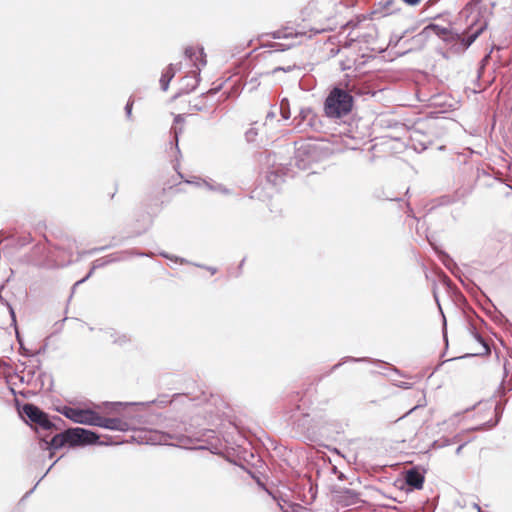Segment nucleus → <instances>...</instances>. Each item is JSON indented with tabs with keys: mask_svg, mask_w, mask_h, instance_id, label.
<instances>
[{
	"mask_svg": "<svg viewBox=\"0 0 512 512\" xmlns=\"http://www.w3.org/2000/svg\"><path fill=\"white\" fill-rule=\"evenodd\" d=\"M365 92L353 81L332 86L324 100V114L330 119H341L349 115L354 107L353 94L362 95Z\"/></svg>",
	"mask_w": 512,
	"mask_h": 512,
	"instance_id": "1",
	"label": "nucleus"
},
{
	"mask_svg": "<svg viewBox=\"0 0 512 512\" xmlns=\"http://www.w3.org/2000/svg\"><path fill=\"white\" fill-rule=\"evenodd\" d=\"M110 444V442L100 441L99 434L90 429L72 427L55 434L50 441L42 440L41 449L49 450V457L52 458L54 456V451L61 449L64 446L75 448L86 447L90 445Z\"/></svg>",
	"mask_w": 512,
	"mask_h": 512,
	"instance_id": "2",
	"label": "nucleus"
},
{
	"mask_svg": "<svg viewBox=\"0 0 512 512\" xmlns=\"http://www.w3.org/2000/svg\"><path fill=\"white\" fill-rule=\"evenodd\" d=\"M22 417L39 434L40 442L46 440L40 436V431H52L60 429L58 423H63L61 417L55 415L52 418L38 406L27 403L22 408Z\"/></svg>",
	"mask_w": 512,
	"mask_h": 512,
	"instance_id": "3",
	"label": "nucleus"
},
{
	"mask_svg": "<svg viewBox=\"0 0 512 512\" xmlns=\"http://www.w3.org/2000/svg\"><path fill=\"white\" fill-rule=\"evenodd\" d=\"M487 25L488 23L486 20L482 23H478L477 19L473 20L465 30V35L459 33V38H455L453 42H447L448 44H451L450 49L452 52L457 54L464 53L483 33L487 28Z\"/></svg>",
	"mask_w": 512,
	"mask_h": 512,
	"instance_id": "4",
	"label": "nucleus"
},
{
	"mask_svg": "<svg viewBox=\"0 0 512 512\" xmlns=\"http://www.w3.org/2000/svg\"><path fill=\"white\" fill-rule=\"evenodd\" d=\"M182 399L187 400L189 402H192L194 406H201L204 405V418L203 422H201L198 418L195 419L196 426H201L204 423L210 424L214 422V419L218 417V413H216L213 409V406H215L216 402L219 400L218 397H215L213 395H207L205 392H202L199 396L191 397L188 394H175V399Z\"/></svg>",
	"mask_w": 512,
	"mask_h": 512,
	"instance_id": "5",
	"label": "nucleus"
},
{
	"mask_svg": "<svg viewBox=\"0 0 512 512\" xmlns=\"http://www.w3.org/2000/svg\"><path fill=\"white\" fill-rule=\"evenodd\" d=\"M58 411L74 423L89 426H95L98 413L90 408H79L71 406H63Z\"/></svg>",
	"mask_w": 512,
	"mask_h": 512,
	"instance_id": "6",
	"label": "nucleus"
},
{
	"mask_svg": "<svg viewBox=\"0 0 512 512\" xmlns=\"http://www.w3.org/2000/svg\"><path fill=\"white\" fill-rule=\"evenodd\" d=\"M331 493L333 499L342 506H353L361 502L360 493L353 489L334 486Z\"/></svg>",
	"mask_w": 512,
	"mask_h": 512,
	"instance_id": "7",
	"label": "nucleus"
},
{
	"mask_svg": "<svg viewBox=\"0 0 512 512\" xmlns=\"http://www.w3.org/2000/svg\"><path fill=\"white\" fill-rule=\"evenodd\" d=\"M427 42V31L422 30L411 38L404 39L402 51H400L398 55L403 56L410 52L420 51L426 46Z\"/></svg>",
	"mask_w": 512,
	"mask_h": 512,
	"instance_id": "8",
	"label": "nucleus"
},
{
	"mask_svg": "<svg viewBox=\"0 0 512 512\" xmlns=\"http://www.w3.org/2000/svg\"><path fill=\"white\" fill-rule=\"evenodd\" d=\"M96 427L105 428L112 431H127L129 430V424L121 418L114 417L108 418L101 416L97 413V419L95 423Z\"/></svg>",
	"mask_w": 512,
	"mask_h": 512,
	"instance_id": "9",
	"label": "nucleus"
},
{
	"mask_svg": "<svg viewBox=\"0 0 512 512\" xmlns=\"http://www.w3.org/2000/svg\"><path fill=\"white\" fill-rule=\"evenodd\" d=\"M405 484L411 489H422L424 484V472L417 466H413L404 473Z\"/></svg>",
	"mask_w": 512,
	"mask_h": 512,
	"instance_id": "10",
	"label": "nucleus"
},
{
	"mask_svg": "<svg viewBox=\"0 0 512 512\" xmlns=\"http://www.w3.org/2000/svg\"><path fill=\"white\" fill-rule=\"evenodd\" d=\"M423 31H427L428 39L430 38L431 32H434L445 42H453L455 38H459V32L450 30L446 27H442L438 24L430 23Z\"/></svg>",
	"mask_w": 512,
	"mask_h": 512,
	"instance_id": "11",
	"label": "nucleus"
},
{
	"mask_svg": "<svg viewBox=\"0 0 512 512\" xmlns=\"http://www.w3.org/2000/svg\"><path fill=\"white\" fill-rule=\"evenodd\" d=\"M191 428H192V425H190V428L186 427L185 424L178 425L176 431L161 433L159 435L158 441L160 443H162V442L165 443L169 439H176L178 441H183L185 438H188V437L194 435Z\"/></svg>",
	"mask_w": 512,
	"mask_h": 512,
	"instance_id": "12",
	"label": "nucleus"
},
{
	"mask_svg": "<svg viewBox=\"0 0 512 512\" xmlns=\"http://www.w3.org/2000/svg\"><path fill=\"white\" fill-rule=\"evenodd\" d=\"M316 119L317 116L313 112L312 108L304 107L301 108L298 115L294 117L293 123L296 127H301L303 124H306L307 126L314 128Z\"/></svg>",
	"mask_w": 512,
	"mask_h": 512,
	"instance_id": "13",
	"label": "nucleus"
},
{
	"mask_svg": "<svg viewBox=\"0 0 512 512\" xmlns=\"http://www.w3.org/2000/svg\"><path fill=\"white\" fill-rule=\"evenodd\" d=\"M199 71L200 68H198V71H193L191 75H186L182 78L180 92L177 93L174 98H177L182 94H188L196 89L200 81Z\"/></svg>",
	"mask_w": 512,
	"mask_h": 512,
	"instance_id": "14",
	"label": "nucleus"
},
{
	"mask_svg": "<svg viewBox=\"0 0 512 512\" xmlns=\"http://www.w3.org/2000/svg\"><path fill=\"white\" fill-rule=\"evenodd\" d=\"M151 255H152L151 253L138 252L136 250H125V251L109 254L106 257H104V259L108 265L110 263L124 261L131 256L151 257Z\"/></svg>",
	"mask_w": 512,
	"mask_h": 512,
	"instance_id": "15",
	"label": "nucleus"
},
{
	"mask_svg": "<svg viewBox=\"0 0 512 512\" xmlns=\"http://www.w3.org/2000/svg\"><path fill=\"white\" fill-rule=\"evenodd\" d=\"M205 189L209 192L216 193L222 196H232L234 194V190L228 188L223 183L217 182L213 178L207 177V183Z\"/></svg>",
	"mask_w": 512,
	"mask_h": 512,
	"instance_id": "16",
	"label": "nucleus"
},
{
	"mask_svg": "<svg viewBox=\"0 0 512 512\" xmlns=\"http://www.w3.org/2000/svg\"><path fill=\"white\" fill-rule=\"evenodd\" d=\"M181 69V63L169 64L167 68L162 72L160 77V87L163 91H167L171 80L174 78L176 71Z\"/></svg>",
	"mask_w": 512,
	"mask_h": 512,
	"instance_id": "17",
	"label": "nucleus"
},
{
	"mask_svg": "<svg viewBox=\"0 0 512 512\" xmlns=\"http://www.w3.org/2000/svg\"><path fill=\"white\" fill-rule=\"evenodd\" d=\"M184 54H185L186 58H188L189 60L194 62L195 66L198 67V64H197L198 60L200 61V64L202 66L206 65V59H205L206 55L204 53V49L203 48H200V50H199V54H200L199 57L197 56L195 48L191 47V46L185 48Z\"/></svg>",
	"mask_w": 512,
	"mask_h": 512,
	"instance_id": "18",
	"label": "nucleus"
},
{
	"mask_svg": "<svg viewBox=\"0 0 512 512\" xmlns=\"http://www.w3.org/2000/svg\"><path fill=\"white\" fill-rule=\"evenodd\" d=\"M377 36V29L374 25H371L368 32L359 33L351 41L363 42L366 44H371L375 42Z\"/></svg>",
	"mask_w": 512,
	"mask_h": 512,
	"instance_id": "19",
	"label": "nucleus"
},
{
	"mask_svg": "<svg viewBox=\"0 0 512 512\" xmlns=\"http://www.w3.org/2000/svg\"><path fill=\"white\" fill-rule=\"evenodd\" d=\"M107 265V262L105 261L104 258H99V259H96L93 263H92V266L89 270V272L87 273V275L80 279L79 281L75 282L73 287H72V292H74V290L76 289L77 286L83 284L84 282H86L94 273V271L98 268H102L104 266Z\"/></svg>",
	"mask_w": 512,
	"mask_h": 512,
	"instance_id": "20",
	"label": "nucleus"
},
{
	"mask_svg": "<svg viewBox=\"0 0 512 512\" xmlns=\"http://www.w3.org/2000/svg\"><path fill=\"white\" fill-rule=\"evenodd\" d=\"M184 121H185V118L182 114H178L174 117V125L183 124ZM171 132L174 135L173 140H174L175 148H176L177 152L180 153L178 143H179V135L183 132V127L182 126L181 127L173 126L171 128Z\"/></svg>",
	"mask_w": 512,
	"mask_h": 512,
	"instance_id": "21",
	"label": "nucleus"
},
{
	"mask_svg": "<svg viewBox=\"0 0 512 512\" xmlns=\"http://www.w3.org/2000/svg\"><path fill=\"white\" fill-rule=\"evenodd\" d=\"M113 344L123 347L130 343L131 339L127 334L119 333L113 329L107 331Z\"/></svg>",
	"mask_w": 512,
	"mask_h": 512,
	"instance_id": "22",
	"label": "nucleus"
},
{
	"mask_svg": "<svg viewBox=\"0 0 512 512\" xmlns=\"http://www.w3.org/2000/svg\"><path fill=\"white\" fill-rule=\"evenodd\" d=\"M396 0H381L378 3L379 8H376L372 14H378L381 13L383 16L389 15L395 11L393 8Z\"/></svg>",
	"mask_w": 512,
	"mask_h": 512,
	"instance_id": "23",
	"label": "nucleus"
},
{
	"mask_svg": "<svg viewBox=\"0 0 512 512\" xmlns=\"http://www.w3.org/2000/svg\"><path fill=\"white\" fill-rule=\"evenodd\" d=\"M414 31V28L412 29H406L404 30L402 33L398 34V33H392L391 36H390V39H389V46L390 47H398L400 46L401 48H403V41L405 39V37Z\"/></svg>",
	"mask_w": 512,
	"mask_h": 512,
	"instance_id": "24",
	"label": "nucleus"
},
{
	"mask_svg": "<svg viewBox=\"0 0 512 512\" xmlns=\"http://www.w3.org/2000/svg\"><path fill=\"white\" fill-rule=\"evenodd\" d=\"M440 258L444 266L450 270L455 276H458V272L460 271L456 262L446 253L441 252Z\"/></svg>",
	"mask_w": 512,
	"mask_h": 512,
	"instance_id": "25",
	"label": "nucleus"
},
{
	"mask_svg": "<svg viewBox=\"0 0 512 512\" xmlns=\"http://www.w3.org/2000/svg\"><path fill=\"white\" fill-rule=\"evenodd\" d=\"M346 362H373V363H382L381 361L379 360H373L371 358H368V357H360V358H356V357H352V356H347V357H344L342 359L341 362L335 364L334 366H332L330 372H333L335 370H337L342 364L346 363Z\"/></svg>",
	"mask_w": 512,
	"mask_h": 512,
	"instance_id": "26",
	"label": "nucleus"
},
{
	"mask_svg": "<svg viewBox=\"0 0 512 512\" xmlns=\"http://www.w3.org/2000/svg\"><path fill=\"white\" fill-rule=\"evenodd\" d=\"M279 112L284 120L290 119V102L287 98H282L279 103Z\"/></svg>",
	"mask_w": 512,
	"mask_h": 512,
	"instance_id": "27",
	"label": "nucleus"
},
{
	"mask_svg": "<svg viewBox=\"0 0 512 512\" xmlns=\"http://www.w3.org/2000/svg\"><path fill=\"white\" fill-rule=\"evenodd\" d=\"M470 333L473 336V338L479 342L485 349L486 352L489 351V346L483 336L477 331L476 327L473 324H470Z\"/></svg>",
	"mask_w": 512,
	"mask_h": 512,
	"instance_id": "28",
	"label": "nucleus"
},
{
	"mask_svg": "<svg viewBox=\"0 0 512 512\" xmlns=\"http://www.w3.org/2000/svg\"><path fill=\"white\" fill-rule=\"evenodd\" d=\"M185 183L193 185L194 187H197V188H204L205 189V186H206V183H207V177L206 178H202V177H199V176H192L189 179H186Z\"/></svg>",
	"mask_w": 512,
	"mask_h": 512,
	"instance_id": "29",
	"label": "nucleus"
},
{
	"mask_svg": "<svg viewBox=\"0 0 512 512\" xmlns=\"http://www.w3.org/2000/svg\"><path fill=\"white\" fill-rule=\"evenodd\" d=\"M503 411H504V405L500 402L496 403V405H495V414H496L495 422H493L492 424H489V422H488V423L484 424L483 426H489V427L496 426L502 416Z\"/></svg>",
	"mask_w": 512,
	"mask_h": 512,
	"instance_id": "30",
	"label": "nucleus"
},
{
	"mask_svg": "<svg viewBox=\"0 0 512 512\" xmlns=\"http://www.w3.org/2000/svg\"><path fill=\"white\" fill-rule=\"evenodd\" d=\"M258 136V129L256 127L249 128L245 133V139L248 143H254Z\"/></svg>",
	"mask_w": 512,
	"mask_h": 512,
	"instance_id": "31",
	"label": "nucleus"
},
{
	"mask_svg": "<svg viewBox=\"0 0 512 512\" xmlns=\"http://www.w3.org/2000/svg\"><path fill=\"white\" fill-rule=\"evenodd\" d=\"M452 444V440H450L449 438H441L439 440H435L432 444V447L434 448H443V447H446V446H449Z\"/></svg>",
	"mask_w": 512,
	"mask_h": 512,
	"instance_id": "32",
	"label": "nucleus"
},
{
	"mask_svg": "<svg viewBox=\"0 0 512 512\" xmlns=\"http://www.w3.org/2000/svg\"><path fill=\"white\" fill-rule=\"evenodd\" d=\"M133 104H134V101L130 98L124 107L125 115H126L127 119H129V120L132 118Z\"/></svg>",
	"mask_w": 512,
	"mask_h": 512,
	"instance_id": "33",
	"label": "nucleus"
},
{
	"mask_svg": "<svg viewBox=\"0 0 512 512\" xmlns=\"http://www.w3.org/2000/svg\"><path fill=\"white\" fill-rule=\"evenodd\" d=\"M291 36L292 33H287L285 30H278L272 33L274 39L289 38Z\"/></svg>",
	"mask_w": 512,
	"mask_h": 512,
	"instance_id": "34",
	"label": "nucleus"
},
{
	"mask_svg": "<svg viewBox=\"0 0 512 512\" xmlns=\"http://www.w3.org/2000/svg\"><path fill=\"white\" fill-rule=\"evenodd\" d=\"M113 245H106V246H102V247H96V248H93L89 251H83L80 253V256L82 255H85V254H93V253H96V252H101V251H105L107 249H110Z\"/></svg>",
	"mask_w": 512,
	"mask_h": 512,
	"instance_id": "35",
	"label": "nucleus"
},
{
	"mask_svg": "<svg viewBox=\"0 0 512 512\" xmlns=\"http://www.w3.org/2000/svg\"><path fill=\"white\" fill-rule=\"evenodd\" d=\"M500 389L503 390V393H506L508 391H511L512 390V379L510 380H506L505 378L503 379V381L501 382V385H500Z\"/></svg>",
	"mask_w": 512,
	"mask_h": 512,
	"instance_id": "36",
	"label": "nucleus"
},
{
	"mask_svg": "<svg viewBox=\"0 0 512 512\" xmlns=\"http://www.w3.org/2000/svg\"><path fill=\"white\" fill-rule=\"evenodd\" d=\"M293 46V44L285 45L282 43H273L272 48H274L275 51H285L287 49H290Z\"/></svg>",
	"mask_w": 512,
	"mask_h": 512,
	"instance_id": "37",
	"label": "nucleus"
},
{
	"mask_svg": "<svg viewBox=\"0 0 512 512\" xmlns=\"http://www.w3.org/2000/svg\"><path fill=\"white\" fill-rule=\"evenodd\" d=\"M294 68H296V65H293V66H287V67H276L273 69V73L275 74L276 72L278 71H284V72H290L292 71Z\"/></svg>",
	"mask_w": 512,
	"mask_h": 512,
	"instance_id": "38",
	"label": "nucleus"
},
{
	"mask_svg": "<svg viewBox=\"0 0 512 512\" xmlns=\"http://www.w3.org/2000/svg\"><path fill=\"white\" fill-rule=\"evenodd\" d=\"M160 255H161L162 257L166 258V259L175 260V261H178V260H179V261H180V263H185V262H186V260H185V259H183V258H178V257H172V256H170V255H169L168 253H166V252H161V253H160Z\"/></svg>",
	"mask_w": 512,
	"mask_h": 512,
	"instance_id": "39",
	"label": "nucleus"
},
{
	"mask_svg": "<svg viewBox=\"0 0 512 512\" xmlns=\"http://www.w3.org/2000/svg\"><path fill=\"white\" fill-rule=\"evenodd\" d=\"M279 179V176L275 173V172H270L268 175H267V180L269 182H273L274 184H276V181Z\"/></svg>",
	"mask_w": 512,
	"mask_h": 512,
	"instance_id": "40",
	"label": "nucleus"
},
{
	"mask_svg": "<svg viewBox=\"0 0 512 512\" xmlns=\"http://www.w3.org/2000/svg\"><path fill=\"white\" fill-rule=\"evenodd\" d=\"M259 487H261L263 490H265L273 499L276 500V496L265 486L264 483H262L260 480L257 481Z\"/></svg>",
	"mask_w": 512,
	"mask_h": 512,
	"instance_id": "41",
	"label": "nucleus"
},
{
	"mask_svg": "<svg viewBox=\"0 0 512 512\" xmlns=\"http://www.w3.org/2000/svg\"><path fill=\"white\" fill-rule=\"evenodd\" d=\"M155 403V401H148V402H139V403H128V405H133V406H149L151 404Z\"/></svg>",
	"mask_w": 512,
	"mask_h": 512,
	"instance_id": "42",
	"label": "nucleus"
},
{
	"mask_svg": "<svg viewBox=\"0 0 512 512\" xmlns=\"http://www.w3.org/2000/svg\"><path fill=\"white\" fill-rule=\"evenodd\" d=\"M441 313H443L441 311ZM443 316V336H444V339L447 340V332H446V326H447V323H446V318L444 316V314H442Z\"/></svg>",
	"mask_w": 512,
	"mask_h": 512,
	"instance_id": "43",
	"label": "nucleus"
},
{
	"mask_svg": "<svg viewBox=\"0 0 512 512\" xmlns=\"http://www.w3.org/2000/svg\"><path fill=\"white\" fill-rule=\"evenodd\" d=\"M404 3L410 5V6H415L417 5L421 0H402Z\"/></svg>",
	"mask_w": 512,
	"mask_h": 512,
	"instance_id": "44",
	"label": "nucleus"
},
{
	"mask_svg": "<svg viewBox=\"0 0 512 512\" xmlns=\"http://www.w3.org/2000/svg\"><path fill=\"white\" fill-rule=\"evenodd\" d=\"M20 349H21L22 355H24V356H31V354L28 351V349H26L21 343H20Z\"/></svg>",
	"mask_w": 512,
	"mask_h": 512,
	"instance_id": "45",
	"label": "nucleus"
},
{
	"mask_svg": "<svg viewBox=\"0 0 512 512\" xmlns=\"http://www.w3.org/2000/svg\"><path fill=\"white\" fill-rule=\"evenodd\" d=\"M275 116H276L275 111L271 110V111H269V112L267 113V115H266V120H272V119H274V118H275Z\"/></svg>",
	"mask_w": 512,
	"mask_h": 512,
	"instance_id": "46",
	"label": "nucleus"
},
{
	"mask_svg": "<svg viewBox=\"0 0 512 512\" xmlns=\"http://www.w3.org/2000/svg\"><path fill=\"white\" fill-rule=\"evenodd\" d=\"M466 444H467V442H464V443L460 444V445L457 447V449H456V451H455V454H456V455H460V454H461V452H462V449L464 448V446H465Z\"/></svg>",
	"mask_w": 512,
	"mask_h": 512,
	"instance_id": "47",
	"label": "nucleus"
},
{
	"mask_svg": "<svg viewBox=\"0 0 512 512\" xmlns=\"http://www.w3.org/2000/svg\"><path fill=\"white\" fill-rule=\"evenodd\" d=\"M398 386L401 387V388H404V389L411 388V384L408 383V382H401V384H399Z\"/></svg>",
	"mask_w": 512,
	"mask_h": 512,
	"instance_id": "48",
	"label": "nucleus"
},
{
	"mask_svg": "<svg viewBox=\"0 0 512 512\" xmlns=\"http://www.w3.org/2000/svg\"><path fill=\"white\" fill-rule=\"evenodd\" d=\"M337 478L339 480L343 481L346 478V476L343 472L340 471V472H337Z\"/></svg>",
	"mask_w": 512,
	"mask_h": 512,
	"instance_id": "49",
	"label": "nucleus"
},
{
	"mask_svg": "<svg viewBox=\"0 0 512 512\" xmlns=\"http://www.w3.org/2000/svg\"><path fill=\"white\" fill-rule=\"evenodd\" d=\"M406 214L408 216H413V209L410 207V204H407V211Z\"/></svg>",
	"mask_w": 512,
	"mask_h": 512,
	"instance_id": "50",
	"label": "nucleus"
},
{
	"mask_svg": "<svg viewBox=\"0 0 512 512\" xmlns=\"http://www.w3.org/2000/svg\"><path fill=\"white\" fill-rule=\"evenodd\" d=\"M450 440H452V444H453V443L459 442L461 440V438H460V435L458 434V435H455Z\"/></svg>",
	"mask_w": 512,
	"mask_h": 512,
	"instance_id": "51",
	"label": "nucleus"
},
{
	"mask_svg": "<svg viewBox=\"0 0 512 512\" xmlns=\"http://www.w3.org/2000/svg\"><path fill=\"white\" fill-rule=\"evenodd\" d=\"M439 0H428L426 2V5L429 7V6H433L435 5Z\"/></svg>",
	"mask_w": 512,
	"mask_h": 512,
	"instance_id": "52",
	"label": "nucleus"
},
{
	"mask_svg": "<svg viewBox=\"0 0 512 512\" xmlns=\"http://www.w3.org/2000/svg\"><path fill=\"white\" fill-rule=\"evenodd\" d=\"M61 457H59L58 459H56L50 466L49 468L47 469L45 475H47V473L52 469V467L57 463V461L60 459Z\"/></svg>",
	"mask_w": 512,
	"mask_h": 512,
	"instance_id": "53",
	"label": "nucleus"
},
{
	"mask_svg": "<svg viewBox=\"0 0 512 512\" xmlns=\"http://www.w3.org/2000/svg\"><path fill=\"white\" fill-rule=\"evenodd\" d=\"M208 271L211 272V274H215L217 272V269L215 267H205Z\"/></svg>",
	"mask_w": 512,
	"mask_h": 512,
	"instance_id": "54",
	"label": "nucleus"
},
{
	"mask_svg": "<svg viewBox=\"0 0 512 512\" xmlns=\"http://www.w3.org/2000/svg\"><path fill=\"white\" fill-rule=\"evenodd\" d=\"M482 0H472V2L469 5L477 6Z\"/></svg>",
	"mask_w": 512,
	"mask_h": 512,
	"instance_id": "55",
	"label": "nucleus"
},
{
	"mask_svg": "<svg viewBox=\"0 0 512 512\" xmlns=\"http://www.w3.org/2000/svg\"><path fill=\"white\" fill-rule=\"evenodd\" d=\"M36 486H37V484H36V485L31 489V490H29V491L25 494V496H24V497H28L29 495H31V494L33 493V491L35 490Z\"/></svg>",
	"mask_w": 512,
	"mask_h": 512,
	"instance_id": "56",
	"label": "nucleus"
},
{
	"mask_svg": "<svg viewBox=\"0 0 512 512\" xmlns=\"http://www.w3.org/2000/svg\"><path fill=\"white\" fill-rule=\"evenodd\" d=\"M419 406H420V405H416L415 407H413L409 412H407V413L404 415V417H405L407 414L411 413L412 411L416 410ZM402 418H403V416H402V417H400L399 419H402Z\"/></svg>",
	"mask_w": 512,
	"mask_h": 512,
	"instance_id": "57",
	"label": "nucleus"
},
{
	"mask_svg": "<svg viewBox=\"0 0 512 512\" xmlns=\"http://www.w3.org/2000/svg\"><path fill=\"white\" fill-rule=\"evenodd\" d=\"M191 108L196 111H200L202 108L198 105H191Z\"/></svg>",
	"mask_w": 512,
	"mask_h": 512,
	"instance_id": "58",
	"label": "nucleus"
},
{
	"mask_svg": "<svg viewBox=\"0 0 512 512\" xmlns=\"http://www.w3.org/2000/svg\"><path fill=\"white\" fill-rule=\"evenodd\" d=\"M434 298L437 302V305L439 306V309L441 310V306H440V303H439V300H438V297H437V294L434 292Z\"/></svg>",
	"mask_w": 512,
	"mask_h": 512,
	"instance_id": "59",
	"label": "nucleus"
},
{
	"mask_svg": "<svg viewBox=\"0 0 512 512\" xmlns=\"http://www.w3.org/2000/svg\"><path fill=\"white\" fill-rule=\"evenodd\" d=\"M45 476H46V475L44 474V475H42V476L39 478V481H37V485H38V484H40V481H42V480L45 478Z\"/></svg>",
	"mask_w": 512,
	"mask_h": 512,
	"instance_id": "60",
	"label": "nucleus"
},
{
	"mask_svg": "<svg viewBox=\"0 0 512 512\" xmlns=\"http://www.w3.org/2000/svg\"><path fill=\"white\" fill-rule=\"evenodd\" d=\"M45 476H46V475L44 474V475H42V476L39 478V481H37V485H38V484H40V481H42V480L45 478Z\"/></svg>",
	"mask_w": 512,
	"mask_h": 512,
	"instance_id": "61",
	"label": "nucleus"
},
{
	"mask_svg": "<svg viewBox=\"0 0 512 512\" xmlns=\"http://www.w3.org/2000/svg\"><path fill=\"white\" fill-rule=\"evenodd\" d=\"M45 476H46V475L44 474V475H42V476L39 478V481H37V485H38V484H40V481H42V480L45 478Z\"/></svg>",
	"mask_w": 512,
	"mask_h": 512,
	"instance_id": "62",
	"label": "nucleus"
},
{
	"mask_svg": "<svg viewBox=\"0 0 512 512\" xmlns=\"http://www.w3.org/2000/svg\"><path fill=\"white\" fill-rule=\"evenodd\" d=\"M45 476H46V475L44 474V475H42V476L39 478V481H37V485H38V484H40V481H42V480L45 478Z\"/></svg>",
	"mask_w": 512,
	"mask_h": 512,
	"instance_id": "63",
	"label": "nucleus"
},
{
	"mask_svg": "<svg viewBox=\"0 0 512 512\" xmlns=\"http://www.w3.org/2000/svg\"><path fill=\"white\" fill-rule=\"evenodd\" d=\"M477 511H478V512H484V511L481 509V507H480V506H477Z\"/></svg>",
	"mask_w": 512,
	"mask_h": 512,
	"instance_id": "64",
	"label": "nucleus"
}]
</instances>
